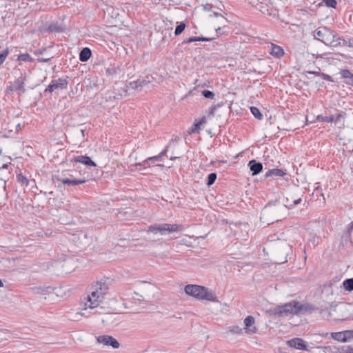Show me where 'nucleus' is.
Masks as SVG:
<instances>
[{
	"label": "nucleus",
	"instance_id": "obj_11",
	"mask_svg": "<svg viewBox=\"0 0 353 353\" xmlns=\"http://www.w3.org/2000/svg\"><path fill=\"white\" fill-rule=\"evenodd\" d=\"M332 47H339V46H348L353 47V39L352 38H343L340 37L337 35L336 38L334 39V42L332 45Z\"/></svg>",
	"mask_w": 353,
	"mask_h": 353
},
{
	"label": "nucleus",
	"instance_id": "obj_47",
	"mask_svg": "<svg viewBox=\"0 0 353 353\" xmlns=\"http://www.w3.org/2000/svg\"><path fill=\"white\" fill-rule=\"evenodd\" d=\"M168 151V146L159 154L162 158L164 155H165Z\"/></svg>",
	"mask_w": 353,
	"mask_h": 353
},
{
	"label": "nucleus",
	"instance_id": "obj_4",
	"mask_svg": "<svg viewBox=\"0 0 353 353\" xmlns=\"http://www.w3.org/2000/svg\"><path fill=\"white\" fill-rule=\"evenodd\" d=\"M312 35L314 39L321 41L326 46H331L334 39L337 37V34L325 26L317 28L312 32Z\"/></svg>",
	"mask_w": 353,
	"mask_h": 353
},
{
	"label": "nucleus",
	"instance_id": "obj_18",
	"mask_svg": "<svg viewBox=\"0 0 353 353\" xmlns=\"http://www.w3.org/2000/svg\"><path fill=\"white\" fill-rule=\"evenodd\" d=\"M59 180L64 185H72V186L83 184L86 182V180L85 178H83V179L62 178V179H59Z\"/></svg>",
	"mask_w": 353,
	"mask_h": 353
},
{
	"label": "nucleus",
	"instance_id": "obj_40",
	"mask_svg": "<svg viewBox=\"0 0 353 353\" xmlns=\"http://www.w3.org/2000/svg\"><path fill=\"white\" fill-rule=\"evenodd\" d=\"M230 332L234 334H241L242 329L238 325H232L228 327Z\"/></svg>",
	"mask_w": 353,
	"mask_h": 353
},
{
	"label": "nucleus",
	"instance_id": "obj_44",
	"mask_svg": "<svg viewBox=\"0 0 353 353\" xmlns=\"http://www.w3.org/2000/svg\"><path fill=\"white\" fill-rule=\"evenodd\" d=\"M353 230V221L349 224L347 228V233L350 235L352 231Z\"/></svg>",
	"mask_w": 353,
	"mask_h": 353
},
{
	"label": "nucleus",
	"instance_id": "obj_15",
	"mask_svg": "<svg viewBox=\"0 0 353 353\" xmlns=\"http://www.w3.org/2000/svg\"><path fill=\"white\" fill-rule=\"evenodd\" d=\"M248 165L252 172V176L259 174L263 170V164L255 159L250 161Z\"/></svg>",
	"mask_w": 353,
	"mask_h": 353
},
{
	"label": "nucleus",
	"instance_id": "obj_27",
	"mask_svg": "<svg viewBox=\"0 0 353 353\" xmlns=\"http://www.w3.org/2000/svg\"><path fill=\"white\" fill-rule=\"evenodd\" d=\"M161 160V157L159 155H157L152 157L148 158L147 160L144 161L143 163H139V165H143L144 166H150V162L151 161L152 163L156 161H159Z\"/></svg>",
	"mask_w": 353,
	"mask_h": 353
},
{
	"label": "nucleus",
	"instance_id": "obj_14",
	"mask_svg": "<svg viewBox=\"0 0 353 353\" xmlns=\"http://www.w3.org/2000/svg\"><path fill=\"white\" fill-rule=\"evenodd\" d=\"M25 81L26 76L21 74L14 81V88L12 90H14L16 92H18L19 94L24 93L26 91V89L24 88Z\"/></svg>",
	"mask_w": 353,
	"mask_h": 353
},
{
	"label": "nucleus",
	"instance_id": "obj_46",
	"mask_svg": "<svg viewBox=\"0 0 353 353\" xmlns=\"http://www.w3.org/2000/svg\"><path fill=\"white\" fill-rule=\"evenodd\" d=\"M50 60V58H47V59H45V58H39L38 59V61L39 62H48Z\"/></svg>",
	"mask_w": 353,
	"mask_h": 353
},
{
	"label": "nucleus",
	"instance_id": "obj_7",
	"mask_svg": "<svg viewBox=\"0 0 353 353\" xmlns=\"http://www.w3.org/2000/svg\"><path fill=\"white\" fill-rule=\"evenodd\" d=\"M68 77H67L65 79L59 78L57 80H52L50 85L46 88L45 92H52L55 90H65L68 88V81L67 80Z\"/></svg>",
	"mask_w": 353,
	"mask_h": 353
},
{
	"label": "nucleus",
	"instance_id": "obj_33",
	"mask_svg": "<svg viewBox=\"0 0 353 353\" xmlns=\"http://www.w3.org/2000/svg\"><path fill=\"white\" fill-rule=\"evenodd\" d=\"M250 111L255 118L258 119L259 120H261L263 119V114L256 107H250Z\"/></svg>",
	"mask_w": 353,
	"mask_h": 353
},
{
	"label": "nucleus",
	"instance_id": "obj_12",
	"mask_svg": "<svg viewBox=\"0 0 353 353\" xmlns=\"http://www.w3.org/2000/svg\"><path fill=\"white\" fill-rule=\"evenodd\" d=\"M255 320L252 316H248L244 320L245 330L248 334H254L257 328L254 326Z\"/></svg>",
	"mask_w": 353,
	"mask_h": 353
},
{
	"label": "nucleus",
	"instance_id": "obj_8",
	"mask_svg": "<svg viewBox=\"0 0 353 353\" xmlns=\"http://www.w3.org/2000/svg\"><path fill=\"white\" fill-rule=\"evenodd\" d=\"M97 340L99 343H102L107 346H111L114 349H117L120 346L119 343L114 338L109 335L99 336L97 337Z\"/></svg>",
	"mask_w": 353,
	"mask_h": 353
},
{
	"label": "nucleus",
	"instance_id": "obj_25",
	"mask_svg": "<svg viewBox=\"0 0 353 353\" xmlns=\"http://www.w3.org/2000/svg\"><path fill=\"white\" fill-rule=\"evenodd\" d=\"M48 31L50 32H63V27L57 22L50 23L48 27Z\"/></svg>",
	"mask_w": 353,
	"mask_h": 353
},
{
	"label": "nucleus",
	"instance_id": "obj_31",
	"mask_svg": "<svg viewBox=\"0 0 353 353\" xmlns=\"http://www.w3.org/2000/svg\"><path fill=\"white\" fill-rule=\"evenodd\" d=\"M331 336L334 340H336V341H338L340 342H345L344 336L343 335V331L338 332H332Z\"/></svg>",
	"mask_w": 353,
	"mask_h": 353
},
{
	"label": "nucleus",
	"instance_id": "obj_23",
	"mask_svg": "<svg viewBox=\"0 0 353 353\" xmlns=\"http://www.w3.org/2000/svg\"><path fill=\"white\" fill-rule=\"evenodd\" d=\"M286 172L281 169L274 168L269 170L265 174V177L269 176H283Z\"/></svg>",
	"mask_w": 353,
	"mask_h": 353
},
{
	"label": "nucleus",
	"instance_id": "obj_38",
	"mask_svg": "<svg viewBox=\"0 0 353 353\" xmlns=\"http://www.w3.org/2000/svg\"><path fill=\"white\" fill-rule=\"evenodd\" d=\"M201 94L206 99H213L214 98V93L208 90L202 91Z\"/></svg>",
	"mask_w": 353,
	"mask_h": 353
},
{
	"label": "nucleus",
	"instance_id": "obj_24",
	"mask_svg": "<svg viewBox=\"0 0 353 353\" xmlns=\"http://www.w3.org/2000/svg\"><path fill=\"white\" fill-rule=\"evenodd\" d=\"M17 180L21 184V185L23 186H28L30 183H34V185H35L34 179L29 180L21 173H19L17 175Z\"/></svg>",
	"mask_w": 353,
	"mask_h": 353
},
{
	"label": "nucleus",
	"instance_id": "obj_1",
	"mask_svg": "<svg viewBox=\"0 0 353 353\" xmlns=\"http://www.w3.org/2000/svg\"><path fill=\"white\" fill-rule=\"evenodd\" d=\"M286 214V209L283 203L276 200L269 202L262 210L261 220L264 223L270 225L281 221Z\"/></svg>",
	"mask_w": 353,
	"mask_h": 353
},
{
	"label": "nucleus",
	"instance_id": "obj_39",
	"mask_svg": "<svg viewBox=\"0 0 353 353\" xmlns=\"http://www.w3.org/2000/svg\"><path fill=\"white\" fill-rule=\"evenodd\" d=\"M9 54L8 49H5L0 52V65L4 62Z\"/></svg>",
	"mask_w": 353,
	"mask_h": 353
},
{
	"label": "nucleus",
	"instance_id": "obj_45",
	"mask_svg": "<svg viewBox=\"0 0 353 353\" xmlns=\"http://www.w3.org/2000/svg\"><path fill=\"white\" fill-rule=\"evenodd\" d=\"M307 73L312 74L316 76H321V73L319 71H308Z\"/></svg>",
	"mask_w": 353,
	"mask_h": 353
},
{
	"label": "nucleus",
	"instance_id": "obj_43",
	"mask_svg": "<svg viewBox=\"0 0 353 353\" xmlns=\"http://www.w3.org/2000/svg\"><path fill=\"white\" fill-rule=\"evenodd\" d=\"M321 77H322V78L323 79H325V80H327V81H332V77L330 75H328V74H324V73H321Z\"/></svg>",
	"mask_w": 353,
	"mask_h": 353
},
{
	"label": "nucleus",
	"instance_id": "obj_10",
	"mask_svg": "<svg viewBox=\"0 0 353 353\" xmlns=\"http://www.w3.org/2000/svg\"><path fill=\"white\" fill-rule=\"evenodd\" d=\"M287 343L289 346L296 350L308 351L307 345L301 338H294L291 340H289Z\"/></svg>",
	"mask_w": 353,
	"mask_h": 353
},
{
	"label": "nucleus",
	"instance_id": "obj_3",
	"mask_svg": "<svg viewBox=\"0 0 353 353\" xmlns=\"http://www.w3.org/2000/svg\"><path fill=\"white\" fill-rule=\"evenodd\" d=\"M185 292L199 300H206L215 303L219 302L214 292L204 286L189 284L185 287Z\"/></svg>",
	"mask_w": 353,
	"mask_h": 353
},
{
	"label": "nucleus",
	"instance_id": "obj_37",
	"mask_svg": "<svg viewBox=\"0 0 353 353\" xmlns=\"http://www.w3.org/2000/svg\"><path fill=\"white\" fill-rule=\"evenodd\" d=\"M343 335L344 336L345 342L350 341V339H353V330L343 331Z\"/></svg>",
	"mask_w": 353,
	"mask_h": 353
},
{
	"label": "nucleus",
	"instance_id": "obj_52",
	"mask_svg": "<svg viewBox=\"0 0 353 353\" xmlns=\"http://www.w3.org/2000/svg\"><path fill=\"white\" fill-rule=\"evenodd\" d=\"M3 286V283L1 281V280L0 279V287Z\"/></svg>",
	"mask_w": 353,
	"mask_h": 353
},
{
	"label": "nucleus",
	"instance_id": "obj_53",
	"mask_svg": "<svg viewBox=\"0 0 353 353\" xmlns=\"http://www.w3.org/2000/svg\"><path fill=\"white\" fill-rule=\"evenodd\" d=\"M49 194H50V195H52V194H53V192H50Z\"/></svg>",
	"mask_w": 353,
	"mask_h": 353
},
{
	"label": "nucleus",
	"instance_id": "obj_2",
	"mask_svg": "<svg viewBox=\"0 0 353 353\" xmlns=\"http://www.w3.org/2000/svg\"><path fill=\"white\" fill-rule=\"evenodd\" d=\"M111 281L109 279H101L97 281L95 285L92 287V291L87 296V301L85 303V308H95L99 303L102 302L104 295L108 293Z\"/></svg>",
	"mask_w": 353,
	"mask_h": 353
},
{
	"label": "nucleus",
	"instance_id": "obj_49",
	"mask_svg": "<svg viewBox=\"0 0 353 353\" xmlns=\"http://www.w3.org/2000/svg\"><path fill=\"white\" fill-rule=\"evenodd\" d=\"M220 30H221V28H216V33H219Z\"/></svg>",
	"mask_w": 353,
	"mask_h": 353
},
{
	"label": "nucleus",
	"instance_id": "obj_22",
	"mask_svg": "<svg viewBox=\"0 0 353 353\" xmlns=\"http://www.w3.org/2000/svg\"><path fill=\"white\" fill-rule=\"evenodd\" d=\"M92 55V51L89 48H83L79 54V60L82 62L88 61Z\"/></svg>",
	"mask_w": 353,
	"mask_h": 353
},
{
	"label": "nucleus",
	"instance_id": "obj_35",
	"mask_svg": "<svg viewBox=\"0 0 353 353\" xmlns=\"http://www.w3.org/2000/svg\"><path fill=\"white\" fill-rule=\"evenodd\" d=\"M339 353H353V348L350 345H342L338 348Z\"/></svg>",
	"mask_w": 353,
	"mask_h": 353
},
{
	"label": "nucleus",
	"instance_id": "obj_41",
	"mask_svg": "<svg viewBox=\"0 0 353 353\" xmlns=\"http://www.w3.org/2000/svg\"><path fill=\"white\" fill-rule=\"evenodd\" d=\"M325 4L330 8H335L337 2L336 0H324Z\"/></svg>",
	"mask_w": 353,
	"mask_h": 353
},
{
	"label": "nucleus",
	"instance_id": "obj_28",
	"mask_svg": "<svg viewBox=\"0 0 353 353\" xmlns=\"http://www.w3.org/2000/svg\"><path fill=\"white\" fill-rule=\"evenodd\" d=\"M301 198H299V199H294L291 203L289 202V199L287 198L286 199V202L284 204L285 207V209H291L293 208L294 205H298L301 202Z\"/></svg>",
	"mask_w": 353,
	"mask_h": 353
},
{
	"label": "nucleus",
	"instance_id": "obj_32",
	"mask_svg": "<svg viewBox=\"0 0 353 353\" xmlns=\"http://www.w3.org/2000/svg\"><path fill=\"white\" fill-rule=\"evenodd\" d=\"M185 27L186 25L184 22L179 23L175 28L174 34L176 36L181 34L184 31Z\"/></svg>",
	"mask_w": 353,
	"mask_h": 353
},
{
	"label": "nucleus",
	"instance_id": "obj_42",
	"mask_svg": "<svg viewBox=\"0 0 353 353\" xmlns=\"http://www.w3.org/2000/svg\"><path fill=\"white\" fill-rule=\"evenodd\" d=\"M118 68L115 67L108 68L105 72L108 75L112 76L117 72Z\"/></svg>",
	"mask_w": 353,
	"mask_h": 353
},
{
	"label": "nucleus",
	"instance_id": "obj_36",
	"mask_svg": "<svg viewBox=\"0 0 353 353\" xmlns=\"http://www.w3.org/2000/svg\"><path fill=\"white\" fill-rule=\"evenodd\" d=\"M216 179V174L215 172H212L208 174L207 178V185L208 186L212 185Z\"/></svg>",
	"mask_w": 353,
	"mask_h": 353
},
{
	"label": "nucleus",
	"instance_id": "obj_50",
	"mask_svg": "<svg viewBox=\"0 0 353 353\" xmlns=\"http://www.w3.org/2000/svg\"><path fill=\"white\" fill-rule=\"evenodd\" d=\"M84 132H85V130H83V129L81 130V132L83 136H84Z\"/></svg>",
	"mask_w": 353,
	"mask_h": 353
},
{
	"label": "nucleus",
	"instance_id": "obj_30",
	"mask_svg": "<svg viewBox=\"0 0 353 353\" xmlns=\"http://www.w3.org/2000/svg\"><path fill=\"white\" fill-rule=\"evenodd\" d=\"M332 118L329 117V114H328V111L326 110L325 111V116H323V115H318L316 117V121H319V122H327V123H330V121H332Z\"/></svg>",
	"mask_w": 353,
	"mask_h": 353
},
{
	"label": "nucleus",
	"instance_id": "obj_6",
	"mask_svg": "<svg viewBox=\"0 0 353 353\" xmlns=\"http://www.w3.org/2000/svg\"><path fill=\"white\" fill-rule=\"evenodd\" d=\"M296 301L276 306L272 310L273 315L279 317H287L297 315Z\"/></svg>",
	"mask_w": 353,
	"mask_h": 353
},
{
	"label": "nucleus",
	"instance_id": "obj_5",
	"mask_svg": "<svg viewBox=\"0 0 353 353\" xmlns=\"http://www.w3.org/2000/svg\"><path fill=\"white\" fill-rule=\"evenodd\" d=\"M183 226L178 224H169V223H155L148 227V232L154 234L159 233L161 235H166L167 234L178 232L181 230Z\"/></svg>",
	"mask_w": 353,
	"mask_h": 353
},
{
	"label": "nucleus",
	"instance_id": "obj_34",
	"mask_svg": "<svg viewBox=\"0 0 353 353\" xmlns=\"http://www.w3.org/2000/svg\"><path fill=\"white\" fill-rule=\"evenodd\" d=\"M17 59L19 61H24V62H32L33 61V59L28 53L21 54L19 55Z\"/></svg>",
	"mask_w": 353,
	"mask_h": 353
},
{
	"label": "nucleus",
	"instance_id": "obj_13",
	"mask_svg": "<svg viewBox=\"0 0 353 353\" xmlns=\"http://www.w3.org/2000/svg\"><path fill=\"white\" fill-rule=\"evenodd\" d=\"M297 315L299 314L311 313L314 310V306L310 303H301L296 301Z\"/></svg>",
	"mask_w": 353,
	"mask_h": 353
},
{
	"label": "nucleus",
	"instance_id": "obj_51",
	"mask_svg": "<svg viewBox=\"0 0 353 353\" xmlns=\"http://www.w3.org/2000/svg\"><path fill=\"white\" fill-rule=\"evenodd\" d=\"M30 185V186H32V187H34V186H35V185H36V184H35V185H34V183H30V185Z\"/></svg>",
	"mask_w": 353,
	"mask_h": 353
},
{
	"label": "nucleus",
	"instance_id": "obj_21",
	"mask_svg": "<svg viewBox=\"0 0 353 353\" xmlns=\"http://www.w3.org/2000/svg\"><path fill=\"white\" fill-rule=\"evenodd\" d=\"M341 77L346 79L345 83L353 86V74L348 70L341 71Z\"/></svg>",
	"mask_w": 353,
	"mask_h": 353
},
{
	"label": "nucleus",
	"instance_id": "obj_29",
	"mask_svg": "<svg viewBox=\"0 0 353 353\" xmlns=\"http://www.w3.org/2000/svg\"><path fill=\"white\" fill-rule=\"evenodd\" d=\"M343 287L347 291H353V279H347L343 283Z\"/></svg>",
	"mask_w": 353,
	"mask_h": 353
},
{
	"label": "nucleus",
	"instance_id": "obj_48",
	"mask_svg": "<svg viewBox=\"0 0 353 353\" xmlns=\"http://www.w3.org/2000/svg\"><path fill=\"white\" fill-rule=\"evenodd\" d=\"M41 53H42V52H41V50H36V51L34 52V54H41Z\"/></svg>",
	"mask_w": 353,
	"mask_h": 353
},
{
	"label": "nucleus",
	"instance_id": "obj_26",
	"mask_svg": "<svg viewBox=\"0 0 353 353\" xmlns=\"http://www.w3.org/2000/svg\"><path fill=\"white\" fill-rule=\"evenodd\" d=\"M271 54L277 57H280L284 54V52L280 46L272 45Z\"/></svg>",
	"mask_w": 353,
	"mask_h": 353
},
{
	"label": "nucleus",
	"instance_id": "obj_9",
	"mask_svg": "<svg viewBox=\"0 0 353 353\" xmlns=\"http://www.w3.org/2000/svg\"><path fill=\"white\" fill-rule=\"evenodd\" d=\"M328 111L329 117L332 119L330 121V123H334L335 124H341L344 125V120L346 117V113L342 110H335L334 113H332L330 110Z\"/></svg>",
	"mask_w": 353,
	"mask_h": 353
},
{
	"label": "nucleus",
	"instance_id": "obj_17",
	"mask_svg": "<svg viewBox=\"0 0 353 353\" xmlns=\"http://www.w3.org/2000/svg\"><path fill=\"white\" fill-rule=\"evenodd\" d=\"M72 161L77 163H81L88 166L95 167L97 165L96 163L89 157L86 155H79L74 157Z\"/></svg>",
	"mask_w": 353,
	"mask_h": 353
},
{
	"label": "nucleus",
	"instance_id": "obj_16",
	"mask_svg": "<svg viewBox=\"0 0 353 353\" xmlns=\"http://www.w3.org/2000/svg\"><path fill=\"white\" fill-rule=\"evenodd\" d=\"M150 83L149 80H146L145 79H139L134 81H130L128 83V88L140 90L143 87L148 85Z\"/></svg>",
	"mask_w": 353,
	"mask_h": 353
},
{
	"label": "nucleus",
	"instance_id": "obj_20",
	"mask_svg": "<svg viewBox=\"0 0 353 353\" xmlns=\"http://www.w3.org/2000/svg\"><path fill=\"white\" fill-rule=\"evenodd\" d=\"M214 38L210 37H191L188 39H184L181 44H188L194 41H210L213 40Z\"/></svg>",
	"mask_w": 353,
	"mask_h": 353
},
{
	"label": "nucleus",
	"instance_id": "obj_19",
	"mask_svg": "<svg viewBox=\"0 0 353 353\" xmlns=\"http://www.w3.org/2000/svg\"><path fill=\"white\" fill-rule=\"evenodd\" d=\"M206 121L205 117H203L201 119H195L193 125L189 128L188 133H198L201 129V125Z\"/></svg>",
	"mask_w": 353,
	"mask_h": 353
},
{
	"label": "nucleus",
	"instance_id": "obj_54",
	"mask_svg": "<svg viewBox=\"0 0 353 353\" xmlns=\"http://www.w3.org/2000/svg\"><path fill=\"white\" fill-rule=\"evenodd\" d=\"M17 128H20V124H18Z\"/></svg>",
	"mask_w": 353,
	"mask_h": 353
}]
</instances>
